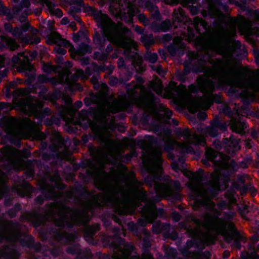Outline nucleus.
I'll use <instances>...</instances> for the list:
<instances>
[{"label":"nucleus","instance_id":"obj_1","mask_svg":"<svg viewBox=\"0 0 259 259\" xmlns=\"http://www.w3.org/2000/svg\"><path fill=\"white\" fill-rule=\"evenodd\" d=\"M95 19L99 25L103 27H105L110 23V19L106 14L98 13L95 15Z\"/></svg>","mask_w":259,"mask_h":259},{"label":"nucleus","instance_id":"obj_2","mask_svg":"<svg viewBox=\"0 0 259 259\" xmlns=\"http://www.w3.org/2000/svg\"><path fill=\"white\" fill-rule=\"evenodd\" d=\"M245 127H246V124L243 122L233 121L231 124V128L232 131L239 134L242 133Z\"/></svg>","mask_w":259,"mask_h":259},{"label":"nucleus","instance_id":"obj_3","mask_svg":"<svg viewBox=\"0 0 259 259\" xmlns=\"http://www.w3.org/2000/svg\"><path fill=\"white\" fill-rule=\"evenodd\" d=\"M187 107L190 112L195 113L198 110L199 105L197 102H191L188 104Z\"/></svg>","mask_w":259,"mask_h":259},{"label":"nucleus","instance_id":"obj_4","mask_svg":"<svg viewBox=\"0 0 259 259\" xmlns=\"http://www.w3.org/2000/svg\"><path fill=\"white\" fill-rule=\"evenodd\" d=\"M194 139L193 143L194 144H201L204 142V138L202 136L194 135Z\"/></svg>","mask_w":259,"mask_h":259},{"label":"nucleus","instance_id":"obj_5","mask_svg":"<svg viewBox=\"0 0 259 259\" xmlns=\"http://www.w3.org/2000/svg\"><path fill=\"white\" fill-rule=\"evenodd\" d=\"M7 43L11 50H15L17 47L16 42L12 39H8Z\"/></svg>","mask_w":259,"mask_h":259},{"label":"nucleus","instance_id":"obj_6","mask_svg":"<svg viewBox=\"0 0 259 259\" xmlns=\"http://www.w3.org/2000/svg\"><path fill=\"white\" fill-rule=\"evenodd\" d=\"M194 191L196 193H198L199 195H201L203 198L205 199L206 197L207 192L205 191H204L202 189H195Z\"/></svg>","mask_w":259,"mask_h":259},{"label":"nucleus","instance_id":"obj_7","mask_svg":"<svg viewBox=\"0 0 259 259\" xmlns=\"http://www.w3.org/2000/svg\"><path fill=\"white\" fill-rule=\"evenodd\" d=\"M174 18H175V21H180L181 19L179 18V15L180 16H183L182 11L181 10H178L177 11H175L174 12Z\"/></svg>","mask_w":259,"mask_h":259},{"label":"nucleus","instance_id":"obj_8","mask_svg":"<svg viewBox=\"0 0 259 259\" xmlns=\"http://www.w3.org/2000/svg\"><path fill=\"white\" fill-rule=\"evenodd\" d=\"M148 59L151 63H154L157 59V56L155 54H150L148 56Z\"/></svg>","mask_w":259,"mask_h":259},{"label":"nucleus","instance_id":"obj_9","mask_svg":"<svg viewBox=\"0 0 259 259\" xmlns=\"http://www.w3.org/2000/svg\"><path fill=\"white\" fill-rule=\"evenodd\" d=\"M206 154L209 160H212L213 158V155L214 154V152L213 150L211 149H209L207 150L206 151Z\"/></svg>","mask_w":259,"mask_h":259},{"label":"nucleus","instance_id":"obj_10","mask_svg":"<svg viewBox=\"0 0 259 259\" xmlns=\"http://www.w3.org/2000/svg\"><path fill=\"white\" fill-rule=\"evenodd\" d=\"M182 148L184 152H191L192 151L191 148L187 147V145L185 144L183 145Z\"/></svg>","mask_w":259,"mask_h":259},{"label":"nucleus","instance_id":"obj_11","mask_svg":"<svg viewBox=\"0 0 259 259\" xmlns=\"http://www.w3.org/2000/svg\"><path fill=\"white\" fill-rule=\"evenodd\" d=\"M24 31V29H20L19 28H16L14 31H13V34L15 35V36H17V33H21L22 32H23Z\"/></svg>","mask_w":259,"mask_h":259},{"label":"nucleus","instance_id":"obj_12","mask_svg":"<svg viewBox=\"0 0 259 259\" xmlns=\"http://www.w3.org/2000/svg\"><path fill=\"white\" fill-rule=\"evenodd\" d=\"M206 221L208 223L210 224H214L215 223L217 220L214 218H209L206 219Z\"/></svg>","mask_w":259,"mask_h":259},{"label":"nucleus","instance_id":"obj_13","mask_svg":"<svg viewBox=\"0 0 259 259\" xmlns=\"http://www.w3.org/2000/svg\"><path fill=\"white\" fill-rule=\"evenodd\" d=\"M164 1L166 3L171 5H173L177 4L179 0H164Z\"/></svg>","mask_w":259,"mask_h":259},{"label":"nucleus","instance_id":"obj_14","mask_svg":"<svg viewBox=\"0 0 259 259\" xmlns=\"http://www.w3.org/2000/svg\"><path fill=\"white\" fill-rule=\"evenodd\" d=\"M74 4L81 7L83 6V3L82 0H75Z\"/></svg>","mask_w":259,"mask_h":259},{"label":"nucleus","instance_id":"obj_15","mask_svg":"<svg viewBox=\"0 0 259 259\" xmlns=\"http://www.w3.org/2000/svg\"><path fill=\"white\" fill-rule=\"evenodd\" d=\"M69 21L68 19L66 17H64V18H62L61 21V24H62L63 25H66V24H68L69 23Z\"/></svg>","mask_w":259,"mask_h":259},{"label":"nucleus","instance_id":"obj_16","mask_svg":"<svg viewBox=\"0 0 259 259\" xmlns=\"http://www.w3.org/2000/svg\"><path fill=\"white\" fill-rule=\"evenodd\" d=\"M118 64L119 66L121 67L124 65V60L122 58H120L118 59Z\"/></svg>","mask_w":259,"mask_h":259},{"label":"nucleus","instance_id":"obj_17","mask_svg":"<svg viewBox=\"0 0 259 259\" xmlns=\"http://www.w3.org/2000/svg\"><path fill=\"white\" fill-rule=\"evenodd\" d=\"M23 3L24 6L25 7H28L30 5V3H29L28 0H24L23 2Z\"/></svg>","mask_w":259,"mask_h":259},{"label":"nucleus","instance_id":"obj_18","mask_svg":"<svg viewBox=\"0 0 259 259\" xmlns=\"http://www.w3.org/2000/svg\"><path fill=\"white\" fill-rule=\"evenodd\" d=\"M165 112L166 116L167 117H170L172 115V113L170 111H169L167 109H166Z\"/></svg>","mask_w":259,"mask_h":259},{"label":"nucleus","instance_id":"obj_19","mask_svg":"<svg viewBox=\"0 0 259 259\" xmlns=\"http://www.w3.org/2000/svg\"><path fill=\"white\" fill-rule=\"evenodd\" d=\"M160 154L159 153H158L156 155H155V156H153V159H156L158 162H160V161L161 160L160 158Z\"/></svg>","mask_w":259,"mask_h":259},{"label":"nucleus","instance_id":"obj_20","mask_svg":"<svg viewBox=\"0 0 259 259\" xmlns=\"http://www.w3.org/2000/svg\"><path fill=\"white\" fill-rule=\"evenodd\" d=\"M5 27L7 30H10L11 29V26L9 24H6L5 25Z\"/></svg>","mask_w":259,"mask_h":259},{"label":"nucleus","instance_id":"obj_21","mask_svg":"<svg viewBox=\"0 0 259 259\" xmlns=\"http://www.w3.org/2000/svg\"><path fill=\"white\" fill-rule=\"evenodd\" d=\"M58 52H59L61 54H65L64 50L61 48H59L58 49Z\"/></svg>","mask_w":259,"mask_h":259},{"label":"nucleus","instance_id":"obj_22","mask_svg":"<svg viewBox=\"0 0 259 259\" xmlns=\"http://www.w3.org/2000/svg\"><path fill=\"white\" fill-rule=\"evenodd\" d=\"M162 70V69L160 67L158 66L157 68V69L156 70V71L159 73L161 74V71Z\"/></svg>","mask_w":259,"mask_h":259},{"label":"nucleus","instance_id":"obj_23","mask_svg":"<svg viewBox=\"0 0 259 259\" xmlns=\"http://www.w3.org/2000/svg\"><path fill=\"white\" fill-rule=\"evenodd\" d=\"M172 168H173L174 170H178V165H176V164H174V165H172Z\"/></svg>","mask_w":259,"mask_h":259},{"label":"nucleus","instance_id":"obj_24","mask_svg":"<svg viewBox=\"0 0 259 259\" xmlns=\"http://www.w3.org/2000/svg\"><path fill=\"white\" fill-rule=\"evenodd\" d=\"M3 59L2 57H0V67L3 66Z\"/></svg>","mask_w":259,"mask_h":259},{"label":"nucleus","instance_id":"obj_25","mask_svg":"<svg viewBox=\"0 0 259 259\" xmlns=\"http://www.w3.org/2000/svg\"><path fill=\"white\" fill-rule=\"evenodd\" d=\"M161 91V87H160L159 89L156 90V92L158 94H160Z\"/></svg>","mask_w":259,"mask_h":259},{"label":"nucleus","instance_id":"obj_26","mask_svg":"<svg viewBox=\"0 0 259 259\" xmlns=\"http://www.w3.org/2000/svg\"><path fill=\"white\" fill-rule=\"evenodd\" d=\"M136 30L139 32V33H141L142 32V31L140 30L139 29V27L138 26H136Z\"/></svg>","mask_w":259,"mask_h":259},{"label":"nucleus","instance_id":"obj_27","mask_svg":"<svg viewBox=\"0 0 259 259\" xmlns=\"http://www.w3.org/2000/svg\"><path fill=\"white\" fill-rule=\"evenodd\" d=\"M73 39L75 41H78V37L77 36H74L73 37Z\"/></svg>","mask_w":259,"mask_h":259},{"label":"nucleus","instance_id":"obj_28","mask_svg":"<svg viewBox=\"0 0 259 259\" xmlns=\"http://www.w3.org/2000/svg\"><path fill=\"white\" fill-rule=\"evenodd\" d=\"M235 149L236 150H238L240 149V146L239 145H237V146H235Z\"/></svg>","mask_w":259,"mask_h":259},{"label":"nucleus","instance_id":"obj_29","mask_svg":"<svg viewBox=\"0 0 259 259\" xmlns=\"http://www.w3.org/2000/svg\"><path fill=\"white\" fill-rule=\"evenodd\" d=\"M210 135H211V136H212V137H214V136H215L217 135V134H213V133H211V132H210Z\"/></svg>","mask_w":259,"mask_h":259},{"label":"nucleus","instance_id":"obj_30","mask_svg":"<svg viewBox=\"0 0 259 259\" xmlns=\"http://www.w3.org/2000/svg\"><path fill=\"white\" fill-rule=\"evenodd\" d=\"M177 221H178L180 220V217L178 214H177Z\"/></svg>","mask_w":259,"mask_h":259},{"label":"nucleus","instance_id":"obj_31","mask_svg":"<svg viewBox=\"0 0 259 259\" xmlns=\"http://www.w3.org/2000/svg\"><path fill=\"white\" fill-rule=\"evenodd\" d=\"M208 204L212 205V203L209 200H208Z\"/></svg>","mask_w":259,"mask_h":259},{"label":"nucleus","instance_id":"obj_32","mask_svg":"<svg viewBox=\"0 0 259 259\" xmlns=\"http://www.w3.org/2000/svg\"><path fill=\"white\" fill-rule=\"evenodd\" d=\"M39 41H40L39 39V38H37L36 41V43L39 42Z\"/></svg>","mask_w":259,"mask_h":259},{"label":"nucleus","instance_id":"obj_33","mask_svg":"<svg viewBox=\"0 0 259 259\" xmlns=\"http://www.w3.org/2000/svg\"><path fill=\"white\" fill-rule=\"evenodd\" d=\"M81 103H79L78 104V106H79V107H80V106H81Z\"/></svg>","mask_w":259,"mask_h":259},{"label":"nucleus","instance_id":"obj_34","mask_svg":"<svg viewBox=\"0 0 259 259\" xmlns=\"http://www.w3.org/2000/svg\"><path fill=\"white\" fill-rule=\"evenodd\" d=\"M81 103H79L78 104V106H79V107H80V106H81Z\"/></svg>","mask_w":259,"mask_h":259},{"label":"nucleus","instance_id":"obj_35","mask_svg":"<svg viewBox=\"0 0 259 259\" xmlns=\"http://www.w3.org/2000/svg\"><path fill=\"white\" fill-rule=\"evenodd\" d=\"M254 259H259V256L256 257Z\"/></svg>","mask_w":259,"mask_h":259},{"label":"nucleus","instance_id":"obj_36","mask_svg":"<svg viewBox=\"0 0 259 259\" xmlns=\"http://www.w3.org/2000/svg\"><path fill=\"white\" fill-rule=\"evenodd\" d=\"M89 9L91 10H92V8L91 7H89Z\"/></svg>","mask_w":259,"mask_h":259},{"label":"nucleus","instance_id":"obj_37","mask_svg":"<svg viewBox=\"0 0 259 259\" xmlns=\"http://www.w3.org/2000/svg\"><path fill=\"white\" fill-rule=\"evenodd\" d=\"M203 108H204V109H208V107H203Z\"/></svg>","mask_w":259,"mask_h":259},{"label":"nucleus","instance_id":"obj_38","mask_svg":"<svg viewBox=\"0 0 259 259\" xmlns=\"http://www.w3.org/2000/svg\"><path fill=\"white\" fill-rule=\"evenodd\" d=\"M256 90L259 91V89H256Z\"/></svg>","mask_w":259,"mask_h":259},{"label":"nucleus","instance_id":"obj_39","mask_svg":"<svg viewBox=\"0 0 259 259\" xmlns=\"http://www.w3.org/2000/svg\"><path fill=\"white\" fill-rule=\"evenodd\" d=\"M236 143L238 144V141H236Z\"/></svg>","mask_w":259,"mask_h":259}]
</instances>
